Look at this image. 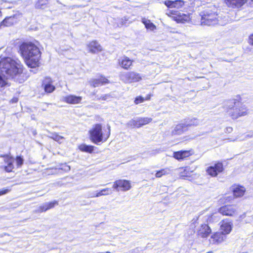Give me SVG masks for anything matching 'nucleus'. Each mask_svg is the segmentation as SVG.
<instances>
[{"instance_id":"nucleus-1","label":"nucleus","mask_w":253,"mask_h":253,"mask_svg":"<svg viewBox=\"0 0 253 253\" xmlns=\"http://www.w3.org/2000/svg\"><path fill=\"white\" fill-rule=\"evenodd\" d=\"M23 66L21 62L10 57H6L0 61V72L6 79H12L22 83L24 80L21 78Z\"/></svg>"},{"instance_id":"nucleus-2","label":"nucleus","mask_w":253,"mask_h":253,"mask_svg":"<svg viewBox=\"0 0 253 253\" xmlns=\"http://www.w3.org/2000/svg\"><path fill=\"white\" fill-rule=\"evenodd\" d=\"M20 51L28 67L36 68L39 66L41 53L35 44L24 42L20 46Z\"/></svg>"},{"instance_id":"nucleus-3","label":"nucleus","mask_w":253,"mask_h":253,"mask_svg":"<svg viewBox=\"0 0 253 253\" xmlns=\"http://www.w3.org/2000/svg\"><path fill=\"white\" fill-rule=\"evenodd\" d=\"M197 18V20L193 19L196 25L211 26L217 24V9L214 6L206 8L200 13Z\"/></svg>"},{"instance_id":"nucleus-4","label":"nucleus","mask_w":253,"mask_h":253,"mask_svg":"<svg viewBox=\"0 0 253 253\" xmlns=\"http://www.w3.org/2000/svg\"><path fill=\"white\" fill-rule=\"evenodd\" d=\"M226 106L227 113L233 119H237L248 114L246 107L240 101L230 100L226 102Z\"/></svg>"},{"instance_id":"nucleus-5","label":"nucleus","mask_w":253,"mask_h":253,"mask_svg":"<svg viewBox=\"0 0 253 253\" xmlns=\"http://www.w3.org/2000/svg\"><path fill=\"white\" fill-rule=\"evenodd\" d=\"M89 132L90 139L94 143L97 144L103 140L102 126L100 124L95 125Z\"/></svg>"},{"instance_id":"nucleus-6","label":"nucleus","mask_w":253,"mask_h":253,"mask_svg":"<svg viewBox=\"0 0 253 253\" xmlns=\"http://www.w3.org/2000/svg\"><path fill=\"white\" fill-rule=\"evenodd\" d=\"M120 79L125 83L128 84L138 82L141 80V77L138 73L130 72L121 74Z\"/></svg>"},{"instance_id":"nucleus-7","label":"nucleus","mask_w":253,"mask_h":253,"mask_svg":"<svg viewBox=\"0 0 253 253\" xmlns=\"http://www.w3.org/2000/svg\"><path fill=\"white\" fill-rule=\"evenodd\" d=\"M169 13L173 15V17L177 22L184 23L185 22L189 21L190 20L195 19V16L190 17L189 15H187L184 13H181L178 11H175L174 10H170L169 11ZM193 22L194 23V21Z\"/></svg>"},{"instance_id":"nucleus-8","label":"nucleus","mask_w":253,"mask_h":253,"mask_svg":"<svg viewBox=\"0 0 253 253\" xmlns=\"http://www.w3.org/2000/svg\"><path fill=\"white\" fill-rule=\"evenodd\" d=\"M152 121V119L145 117V118H138L136 119H132L130 120L127 125L131 127H140L142 126L149 124Z\"/></svg>"},{"instance_id":"nucleus-9","label":"nucleus","mask_w":253,"mask_h":253,"mask_svg":"<svg viewBox=\"0 0 253 253\" xmlns=\"http://www.w3.org/2000/svg\"><path fill=\"white\" fill-rule=\"evenodd\" d=\"M113 187L117 191L121 190L123 191H126L131 188V184L128 180L120 179L116 181L114 183Z\"/></svg>"},{"instance_id":"nucleus-10","label":"nucleus","mask_w":253,"mask_h":253,"mask_svg":"<svg viewBox=\"0 0 253 253\" xmlns=\"http://www.w3.org/2000/svg\"><path fill=\"white\" fill-rule=\"evenodd\" d=\"M223 170V164L219 162L208 167L207 169V173L212 177L216 176L219 173L221 172Z\"/></svg>"},{"instance_id":"nucleus-11","label":"nucleus","mask_w":253,"mask_h":253,"mask_svg":"<svg viewBox=\"0 0 253 253\" xmlns=\"http://www.w3.org/2000/svg\"><path fill=\"white\" fill-rule=\"evenodd\" d=\"M211 229L208 224H203L197 229V235L199 238H206L211 233Z\"/></svg>"},{"instance_id":"nucleus-12","label":"nucleus","mask_w":253,"mask_h":253,"mask_svg":"<svg viewBox=\"0 0 253 253\" xmlns=\"http://www.w3.org/2000/svg\"><path fill=\"white\" fill-rule=\"evenodd\" d=\"M233 227V223L229 219H226L220 222V230L221 232L225 236L229 234Z\"/></svg>"},{"instance_id":"nucleus-13","label":"nucleus","mask_w":253,"mask_h":253,"mask_svg":"<svg viewBox=\"0 0 253 253\" xmlns=\"http://www.w3.org/2000/svg\"><path fill=\"white\" fill-rule=\"evenodd\" d=\"M218 212L223 215L233 216L236 212V209L233 205H225L218 209Z\"/></svg>"},{"instance_id":"nucleus-14","label":"nucleus","mask_w":253,"mask_h":253,"mask_svg":"<svg viewBox=\"0 0 253 253\" xmlns=\"http://www.w3.org/2000/svg\"><path fill=\"white\" fill-rule=\"evenodd\" d=\"M0 157L4 158V162L7 164V166L3 167V169L5 171L8 172H11L12 169H14L13 158L9 155H1Z\"/></svg>"},{"instance_id":"nucleus-15","label":"nucleus","mask_w":253,"mask_h":253,"mask_svg":"<svg viewBox=\"0 0 253 253\" xmlns=\"http://www.w3.org/2000/svg\"><path fill=\"white\" fill-rule=\"evenodd\" d=\"M42 86L43 87L45 92L49 93L52 92L55 89L53 85V81L49 77H45L42 82Z\"/></svg>"},{"instance_id":"nucleus-16","label":"nucleus","mask_w":253,"mask_h":253,"mask_svg":"<svg viewBox=\"0 0 253 253\" xmlns=\"http://www.w3.org/2000/svg\"><path fill=\"white\" fill-rule=\"evenodd\" d=\"M226 239V236L222 233L216 232L210 239V242L212 244H218L223 242Z\"/></svg>"},{"instance_id":"nucleus-17","label":"nucleus","mask_w":253,"mask_h":253,"mask_svg":"<svg viewBox=\"0 0 253 253\" xmlns=\"http://www.w3.org/2000/svg\"><path fill=\"white\" fill-rule=\"evenodd\" d=\"M87 47L88 51L93 54L102 51L101 46L96 41H93L90 42L87 45Z\"/></svg>"},{"instance_id":"nucleus-18","label":"nucleus","mask_w":253,"mask_h":253,"mask_svg":"<svg viewBox=\"0 0 253 253\" xmlns=\"http://www.w3.org/2000/svg\"><path fill=\"white\" fill-rule=\"evenodd\" d=\"M187 128L185 123H181L176 125L172 130L171 133L172 135H179L183 134L187 131Z\"/></svg>"},{"instance_id":"nucleus-19","label":"nucleus","mask_w":253,"mask_h":253,"mask_svg":"<svg viewBox=\"0 0 253 253\" xmlns=\"http://www.w3.org/2000/svg\"><path fill=\"white\" fill-rule=\"evenodd\" d=\"M166 5L169 8H181L184 4V2L181 0L174 1L167 0L165 2Z\"/></svg>"},{"instance_id":"nucleus-20","label":"nucleus","mask_w":253,"mask_h":253,"mask_svg":"<svg viewBox=\"0 0 253 253\" xmlns=\"http://www.w3.org/2000/svg\"><path fill=\"white\" fill-rule=\"evenodd\" d=\"M109 83V80L103 76H101L99 79H91L89 81L90 84L94 87L108 84Z\"/></svg>"},{"instance_id":"nucleus-21","label":"nucleus","mask_w":253,"mask_h":253,"mask_svg":"<svg viewBox=\"0 0 253 253\" xmlns=\"http://www.w3.org/2000/svg\"><path fill=\"white\" fill-rule=\"evenodd\" d=\"M248 0H225L226 4L232 8H239L247 2Z\"/></svg>"},{"instance_id":"nucleus-22","label":"nucleus","mask_w":253,"mask_h":253,"mask_svg":"<svg viewBox=\"0 0 253 253\" xmlns=\"http://www.w3.org/2000/svg\"><path fill=\"white\" fill-rule=\"evenodd\" d=\"M133 60L126 56H123L119 59V65L124 69L127 70L132 65Z\"/></svg>"},{"instance_id":"nucleus-23","label":"nucleus","mask_w":253,"mask_h":253,"mask_svg":"<svg viewBox=\"0 0 253 253\" xmlns=\"http://www.w3.org/2000/svg\"><path fill=\"white\" fill-rule=\"evenodd\" d=\"M17 22V18L16 15H13L9 17H6L0 24V27L1 26H10Z\"/></svg>"},{"instance_id":"nucleus-24","label":"nucleus","mask_w":253,"mask_h":253,"mask_svg":"<svg viewBox=\"0 0 253 253\" xmlns=\"http://www.w3.org/2000/svg\"><path fill=\"white\" fill-rule=\"evenodd\" d=\"M82 100V97L70 95L64 97L63 101L69 104H78Z\"/></svg>"},{"instance_id":"nucleus-25","label":"nucleus","mask_w":253,"mask_h":253,"mask_svg":"<svg viewBox=\"0 0 253 253\" xmlns=\"http://www.w3.org/2000/svg\"><path fill=\"white\" fill-rule=\"evenodd\" d=\"M190 155L188 151H180L173 153V157L178 160H183Z\"/></svg>"},{"instance_id":"nucleus-26","label":"nucleus","mask_w":253,"mask_h":253,"mask_svg":"<svg viewBox=\"0 0 253 253\" xmlns=\"http://www.w3.org/2000/svg\"><path fill=\"white\" fill-rule=\"evenodd\" d=\"M141 21L144 24L146 29H149L150 31H154L156 29V26L152 23L150 20L146 18H142Z\"/></svg>"},{"instance_id":"nucleus-27","label":"nucleus","mask_w":253,"mask_h":253,"mask_svg":"<svg viewBox=\"0 0 253 253\" xmlns=\"http://www.w3.org/2000/svg\"><path fill=\"white\" fill-rule=\"evenodd\" d=\"M94 146L91 145H87L85 144H82L79 146V149L83 152L91 153L94 150Z\"/></svg>"},{"instance_id":"nucleus-28","label":"nucleus","mask_w":253,"mask_h":253,"mask_svg":"<svg viewBox=\"0 0 253 253\" xmlns=\"http://www.w3.org/2000/svg\"><path fill=\"white\" fill-rule=\"evenodd\" d=\"M48 137L59 143H62L63 142V140L64 139V137L59 135L58 133L55 132L50 133V135H49Z\"/></svg>"},{"instance_id":"nucleus-29","label":"nucleus","mask_w":253,"mask_h":253,"mask_svg":"<svg viewBox=\"0 0 253 253\" xmlns=\"http://www.w3.org/2000/svg\"><path fill=\"white\" fill-rule=\"evenodd\" d=\"M185 124L188 128V127L194 126H196L200 124V122L196 118H192L187 120L185 123Z\"/></svg>"},{"instance_id":"nucleus-30","label":"nucleus","mask_w":253,"mask_h":253,"mask_svg":"<svg viewBox=\"0 0 253 253\" xmlns=\"http://www.w3.org/2000/svg\"><path fill=\"white\" fill-rule=\"evenodd\" d=\"M48 0H38L35 4V7L38 9H43L46 7Z\"/></svg>"},{"instance_id":"nucleus-31","label":"nucleus","mask_w":253,"mask_h":253,"mask_svg":"<svg viewBox=\"0 0 253 253\" xmlns=\"http://www.w3.org/2000/svg\"><path fill=\"white\" fill-rule=\"evenodd\" d=\"M245 189L242 187H238L234 189L233 192L234 195L236 197L242 196L245 193Z\"/></svg>"},{"instance_id":"nucleus-32","label":"nucleus","mask_w":253,"mask_h":253,"mask_svg":"<svg viewBox=\"0 0 253 253\" xmlns=\"http://www.w3.org/2000/svg\"><path fill=\"white\" fill-rule=\"evenodd\" d=\"M96 191H97L96 195L98 196V197L101 196L108 195L112 193L111 190L109 188H104L100 190Z\"/></svg>"},{"instance_id":"nucleus-33","label":"nucleus","mask_w":253,"mask_h":253,"mask_svg":"<svg viewBox=\"0 0 253 253\" xmlns=\"http://www.w3.org/2000/svg\"><path fill=\"white\" fill-rule=\"evenodd\" d=\"M220 217L217 213H212L209 215L207 218V221L209 222H214L218 221Z\"/></svg>"},{"instance_id":"nucleus-34","label":"nucleus","mask_w":253,"mask_h":253,"mask_svg":"<svg viewBox=\"0 0 253 253\" xmlns=\"http://www.w3.org/2000/svg\"><path fill=\"white\" fill-rule=\"evenodd\" d=\"M170 172V170L169 168H166L162 169L158 171H157L155 174L156 177L160 178L162 177L163 175L168 174Z\"/></svg>"},{"instance_id":"nucleus-35","label":"nucleus","mask_w":253,"mask_h":253,"mask_svg":"<svg viewBox=\"0 0 253 253\" xmlns=\"http://www.w3.org/2000/svg\"><path fill=\"white\" fill-rule=\"evenodd\" d=\"M45 206H46V208L47 210L50 209L52 208H53L55 206L58 205V202L56 201H54L53 202H51L49 203H46Z\"/></svg>"},{"instance_id":"nucleus-36","label":"nucleus","mask_w":253,"mask_h":253,"mask_svg":"<svg viewBox=\"0 0 253 253\" xmlns=\"http://www.w3.org/2000/svg\"><path fill=\"white\" fill-rule=\"evenodd\" d=\"M24 162V159L21 156H17L16 158V163L18 167H20L22 166Z\"/></svg>"},{"instance_id":"nucleus-37","label":"nucleus","mask_w":253,"mask_h":253,"mask_svg":"<svg viewBox=\"0 0 253 253\" xmlns=\"http://www.w3.org/2000/svg\"><path fill=\"white\" fill-rule=\"evenodd\" d=\"M47 210L46 206H45V204H44L43 205L40 206L37 210L35 211L36 212H42L43 211H46Z\"/></svg>"},{"instance_id":"nucleus-38","label":"nucleus","mask_w":253,"mask_h":253,"mask_svg":"<svg viewBox=\"0 0 253 253\" xmlns=\"http://www.w3.org/2000/svg\"><path fill=\"white\" fill-rule=\"evenodd\" d=\"M144 100H145V99L143 97H142L141 96H138L135 98V99L134 100V103L136 104H138L139 103L143 102Z\"/></svg>"},{"instance_id":"nucleus-39","label":"nucleus","mask_w":253,"mask_h":253,"mask_svg":"<svg viewBox=\"0 0 253 253\" xmlns=\"http://www.w3.org/2000/svg\"><path fill=\"white\" fill-rule=\"evenodd\" d=\"M97 195V191L89 192L88 193V197L89 198H96L98 197Z\"/></svg>"},{"instance_id":"nucleus-40","label":"nucleus","mask_w":253,"mask_h":253,"mask_svg":"<svg viewBox=\"0 0 253 253\" xmlns=\"http://www.w3.org/2000/svg\"><path fill=\"white\" fill-rule=\"evenodd\" d=\"M61 169L64 170L65 171H68L70 170V167L69 166L67 165H64L62 166Z\"/></svg>"},{"instance_id":"nucleus-41","label":"nucleus","mask_w":253,"mask_h":253,"mask_svg":"<svg viewBox=\"0 0 253 253\" xmlns=\"http://www.w3.org/2000/svg\"><path fill=\"white\" fill-rule=\"evenodd\" d=\"M110 95L109 94H105L101 96L98 99L99 100H105L110 98Z\"/></svg>"},{"instance_id":"nucleus-42","label":"nucleus","mask_w":253,"mask_h":253,"mask_svg":"<svg viewBox=\"0 0 253 253\" xmlns=\"http://www.w3.org/2000/svg\"><path fill=\"white\" fill-rule=\"evenodd\" d=\"M246 223H253V215L250 216H249L246 221Z\"/></svg>"},{"instance_id":"nucleus-43","label":"nucleus","mask_w":253,"mask_h":253,"mask_svg":"<svg viewBox=\"0 0 253 253\" xmlns=\"http://www.w3.org/2000/svg\"><path fill=\"white\" fill-rule=\"evenodd\" d=\"M9 191L8 189H3L2 190H0V196L6 194Z\"/></svg>"},{"instance_id":"nucleus-44","label":"nucleus","mask_w":253,"mask_h":253,"mask_svg":"<svg viewBox=\"0 0 253 253\" xmlns=\"http://www.w3.org/2000/svg\"><path fill=\"white\" fill-rule=\"evenodd\" d=\"M18 101V98L14 97L10 101V102L12 103H15L17 102Z\"/></svg>"},{"instance_id":"nucleus-45","label":"nucleus","mask_w":253,"mask_h":253,"mask_svg":"<svg viewBox=\"0 0 253 253\" xmlns=\"http://www.w3.org/2000/svg\"><path fill=\"white\" fill-rule=\"evenodd\" d=\"M249 43L253 45V34L249 37Z\"/></svg>"},{"instance_id":"nucleus-46","label":"nucleus","mask_w":253,"mask_h":253,"mask_svg":"<svg viewBox=\"0 0 253 253\" xmlns=\"http://www.w3.org/2000/svg\"><path fill=\"white\" fill-rule=\"evenodd\" d=\"M253 137V131L250 132L249 134L245 135V139H248L249 138Z\"/></svg>"},{"instance_id":"nucleus-47","label":"nucleus","mask_w":253,"mask_h":253,"mask_svg":"<svg viewBox=\"0 0 253 253\" xmlns=\"http://www.w3.org/2000/svg\"><path fill=\"white\" fill-rule=\"evenodd\" d=\"M246 216V213L245 212H244V213H243L242 214H241L240 216V218L241 219H244V218H245Z\"/></svg>"},{"instance_id":"nucleus-48","label":"nucleus","mask_w":253,"mask_h":253,"mask_svg":"<svg viewBox=\"0 0 253 253\" xmlns=\"http://www.w3.org/2000/svg\"><path fill=\"white\" fill-rule=\"evenodd\" d=\"M226 131H227V132H231L232 131V128L231 127H227Z\"/></svg>"},{"instance_id":"nucleus-49","label":"nucleus","mask_w":253,"mask_h":253,"mask_svg":"<svg viewBox=\"0 0 253 253\" xmlns=\"http://www.w3.org/2000/svg\"><path fill=\"white\" fill-rule=\"evenodd\" d=\"M150 98H151V95L150 94H148L147 95V96L145 98H144L145 100H149L150 99Z\"/></svg>"},{"instance_id":"nucleus-50","label":"nucleus","mask_w":253,"mask_h":253,"mask_svg":"<svg viewBox=\"0 0 253 253\" xmlns=\"http://www.w3.org/2000/svg\"><path fill=\"white\" fill-rule=\"evenodd\" d=\"M108 128H109V134L107 135V137L105 138V141H106V139H107V138L109 137V136L110 133V126H109Z\"/></svg>"},{"instance_id":"nucleus-51","label":"nucleus","mask_w":253,"mask_h":253,"mask_svg":"<svg viewBox=\"0 0 253 253\" xmlns=\"http://www.w3.org/2000/svg\"><path fill=\"white\" fill-rule=\"evenodd\" d=\"M2 16V13L0 11V18Z\"/></svg>"},{"instance_id":"nucleus-52","label":"nucleus","mask_w":253,"mask_h":253,"mask_svg":"<svg viewBox=\"0 0 253 253\" xmlns=\"http://www.w3.org/2000/svg\"><path fill=\"white\" fill-rule=\"evenodd\" d=\"M228 140H229V141H235V139L231 140V139H229V138L228 139Z\"/></svg>"},{"instance_id":"nucleus-53","label":"nucleus","mask_w":253,"mask_h":253,"mask_svg":"<svg viewBox=\"0 0 253 253\" xmlns=\"http://www.w3.org/2000/svg\"><path fill=\"white\" fill-rule=\"evenodd\" d=\"M207 253H212V252H208Z\"/></svg>"},{"instance_id":"nucleus-54","label":"nucleus","mask_w":253,"mask_h":253,"mask_svg":"<svg viewBox=\"0 0 253 253\" xmlns=\"http://www.w3.org/2000/svg\"><path fill=\"white\" fill-rule=\"evenodd\" d=\"M252 1H253V0H251Z\"/></svg>"}]
</instances>
